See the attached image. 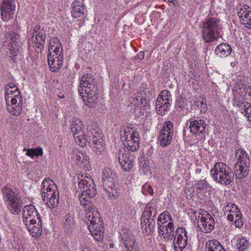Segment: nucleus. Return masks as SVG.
Returning a JSON list of instances; mask_svg holds the SVG:
<instances>
[{
	"label": "nucleus",
	"instance_id": "obj_37",
	"mask_svg": "<svg viewBox=\"0 0 251 251\" xmlns=\"http://www.w3.org/2000/svg\"><path fill=\"white\" fill-rule=\"evenodd\" d=\"M194 105L196 106L201 113H205L207 110L206 100L204 98H200L195 100Z\"/></svg>",
	"mask_w": 251,
	"mask_h": 251
},
{
	"label": "nucleus",
	"instance_id": "obj_16",
	"mask_svg": "<svg viewBox=\"0 0 251 251\" xmlns=\"http://www.w3.org/2000/svg\"><path fill=\"white\" fill-rule=\"evenodd\" d=\"M205 216L203 214L197 222L198 228L204 233H210L215 227V221L213 218L208 213L205 212Z\"/></svg>",
	"mask_w": 251,
	"mask_h": 251
},
{
	"label": "nucleus",
	"instance_id": "obj_61",
	"mask_svg": "<svg viewBox=\"0 0 251 251\" xmlns=\"http://www.w3.org/2000/svg\"><path fill=\"white\" fill-rule=\"evenodd\" d=\"M17 245L19 246V247H20V245H19V243L17 244Z\"/></svg>",
	"mask_w": 251,
	"mask_h": 251
},
{
	"label": "nucleus",
	"instance_id": "obj_26",
	"mask_svg": "<svg viewBox=\"0 0 251 251\" xmlns=\"http://www.w3.org/2000/svg\"><path fill=\"white\" fill-rule=\"evenodd\" d=\"M90 133V130L86 129L79 134L75 135V143L81 147H86L91 142Z\"/></svg>",
	"mask_w": 251,
	"mask_h": 251
},
{
	"label": "nucleus",
	"instance_id": "obj_57",
	"mask_svg": "<svg viewBox=\"0 0 251 251\" xmlns=\"http://www.w3.org/2000/svg\"><path fill=\"white\" fill-rule=\"evenodd\" d=\"M144 51H140L139 54H138V56L139 59H143L144 57Z\"/></svg>",
	"mask_w": 251,
	"mask_h": 251
},
{
	"label": "nucleus",
	"instance_id": "obj_11",
	"mask_svg": "<svg viewBox=\"0 0 251 251\" xmlns=\"http://www.w3.org/2000/svg\"><path fill=\"white\" fill-rule=\"evenodd\" d=\"M117 176L116 174L109 168H105L101 175L103 188L107 196L111 199H115L118 194L115 182Z\"/></svg>",
	"mask_w": 251,
	"mask_h": 251
},
{
	"label": "nucleus",
	"instance_id": "obj_21",
	"mask_svg": "<svg viewBox=\"0 0 251 251\" xmlns=\"http://www.w3.org/2000/svg\"><path fill=\"white\" fill-rule=\"evenodd\" d=\"M48 64L50 70L52 72H57L61 67L63 60V48H61L60 54L54 57L52 55H48Z\"/></svg>",
	"mask_w": 251,
	"mask_h": 251
},
{
	"label": "nucleus",
	"instance_id": "obj_50",
	"mask_svg": "<svg viewBox=\"0 0 251 251\" xmlns=\"http://www.w3.org/2000/svg\"><path fill=\"white\" fill-rule=\"evenodd\" d=\"M140 171L142 172V173L147 175L148 173L150 171V167L148 165L147 163L146 162H144L143 163L142 162H140Z\"/></svg>",
	"mask_w": 251,
	"mask_h": 251
},
{
	"label": "nucleus",
	"instance_id": "obj_60",
	"mask_svg": "<svg viewBox=\"0 0 251 251\" xmlns=\"http://www.w3.org/2000/svg\"><path fill=\"white\" fill-rule=\"evenodd\" d=\"M130 46H133V47H134V45H133V44H131V45H130Z\"/></svg>",
	"mask_w": 251,
	"mask_h": 251
},
{
	"label": "nucleus",
	"instance_id": "obj_22",
	"mask_svg": "<svg viewBox=\"0 0 251 251\" xmlns=\"http://www.w3.org/2000/svg\"><path fill=\"white\" fill-rule=\"evenodd\" d=\"M205 126L206 124L204 120L197 119L190 121L189 127L191 133L199 135L204 132Z\"/></svg>",
	"mask_w": 251,
	"mask_h": 251
},
{
	"label": "nucleus",
	"instance_id": "obj_17",
	"mask_svg": "<svg viewBox=\"0 0 251 251\" xmlns=\"http://www.w3.org/2000/svg\"><path fill=\"white\" fill-rule=\"evenodd\" d=\"M23 220L25 225L34 222L36 219L41 222V217L35 207L32 204L25 206L23 210Z\"/></svg>",
	"mask_w": 251,
	"mask_h": 251
},
{
	"label": "nucleus",
	"instance_id": "obj_34",
	"mask_svg": "<svg viewBox=\"0 0 251 251\" xmlns=\"http://www.w3.org/2000/svg\"><path fill=\"white\" fill-rule=\"evenodd\" d=\"M249 246V241L244 236H238L236 238V247L239 251H244Z\"/></svg>",
	"mask_w": 251,
	"mask_h": 251
},
{
	"label": "nucleus",
	"instance_id": "obj_33",
	"mask_svg": "<svg viewBox=\"0 0 251 251\" xmlns=\"http://www.w3.org/2000/svg\"><path fill=\"white\" fill-rule=\"evenodd\" d=\"M72 15L75 18L80 17L83 14V7L81 2L74 1L72 4Z\"/></svg>",
	"mask_w": 251,
	"mask_h": 251
},
{
	"label": "nucleus",
	"instance_id": "obj_59",
	"mask_svg": "<svg viewBox=\"0 0 251 251\" xmlns=\"http://www.w3.org/2000/svg\"><path fill=\"white\" fill-rule=\"evenodd\" d=\"M221 45H222V44H219V45H218L217 46V48L220 47V46H221Z\"/></svg>",
	"mask_w": 251,
	"mask_h": 251
},
{
	"label": "nucleus",
	"instance_id": "obj_49",
	"mask_svg": "<svg viewBox=\"0 0 251 251\" xmlns=\"http://www.w3.org/2000/svg\"><path fill=\"white\" fill-rule=\"evenodd\" d=\"M42 30V28H41V26L39 25H36L33 29V32L32 33V41L34 43H36V40H38V38L37 37V34H38V33L41 31Z\"/></svg>",
	"mask_w": 251,
	"mask_h": 251
},
{
	"label": "nucleus",
	"instance_id": "obj_40",
	"mask_svg": "<svg viewBox=\"0 0 251 251\" xmlns=\"http://www.w3.org/2000/svg\"><path fill=\"white\" fill-rule=\"evenodd\" d=\"M232 48H215V53L219 57H225L228 56L231 52Z\"/></svg>",
	"mask_w": 251,
	"mask_h": 251
},
{
	"label": "nucleus",
	"instance_id": "obj_29",
	"mask_svg": "<svg viewBox=\"0 0 251 251\" xmlns=\"http://www.w3.org/2000/svg\"><path fill=\"white\" fill-rule=\"evenodd\" d=\"M141 228L143 232L146 235L151 234L154 229L155 224V219H141Z\"/></svg>",
	"mask_w": 251,
	"mask_h": 251
},
{
	"label": "nucleus",
	"instance_id": "obj_8",
	"mask_svg": "<svg viewBox=\"0 0 251 251\" xmlns=\"http://www.w3.org/2000/svg\"><path fill=\"white\" fill-rule=\"evenodd\" d=\"M120 136L122 141L127 151H137L140 147L139 135L138 132L129 127L121 129Z\"/></svg>",
	"mask_w": 251,
	"mask_h": 251
},
{
	"label": "nucleus",
	"instance_id": "obj_14",
	"mask_svg": "<svg viewBox=\"0 0 251 251\" xmlns=\"http://www.w3.org/2000/svg\"><path fill=\"white\" fill-rule=\"evenodd\" d=\"M173 239V243L175 251H182L187 245L188 237L186 230L183 227H177Z\"/></svg>",
	"mask_w": 251,
	"mask_h": 251
},
{
	"label": "nucleus",
	"instance_id": "obj_54",
	"mask_svg": "<svg viewBox=\"0 0 251 251\" xmlns=\"http://www.w3.org/2000/svg\"><path fill=\"white\" fill-rule=\"evenodd\" d=\"M5 87H8V89H13L15 90V88H18L14 83H10L9 84L6 85Z\"/></svg>",
	"mask_w": 251,
	"mask_h": 251
},
{
	"label": "nucleus",
	"instance_id": "obj_32",
	"mask_svg": "<svg viewBox=\"0 0 251 251\" xmlns=\"http://www.w3.org/2000/svg\"><path fill=\"white\" fill-rule=\"evenodd\" d=\"M206 251H226L217 240H211L206 243Z\"/></svg>",
	"mask_w": 251,
	"mask_h": 251
},
{
	"label": "nucleus",
	"instance_id": "obj_18",
	"mask_svg": "<svg viewBox=\"0 0 251 251\" xmlns=\"http://www.w3.org/2000/svg\"><path fill=\"white\" fill-rule=\"evenodd\" d=\"M119 163L124 170L129 172L133 167V156L129 151L123 149L118 153Z\"/></svg>",
	"mask_w": 251,
	"mask_h": 251
},
{
	"label": "nucleus",
	"instance_id": "obj_30",
	"mask_svg": "<svg viewBox=\"0 0 251 251\" xmlns=\"http://www.w3.org/2000/svg\"><path fill=\"white\" fill-rule=\"evenodd\" d=\"M70 128L74 137H75V135H77L79 134V133H81L85 130L81 120L76 118L73 119Z\"/></svg>",
	"mask_w": 251,
	"mask_h": 251
},
{
	"label": "nucleus",
	"instance_id": "obj_51",
	"mask_svg": "<svg viewBox=\"0 0 251 251\" xmlns=\"http://www.w3.org/2000/svg\"><path fill=\"white\" fill-rule=\"evenodd\" d=\"M10 51V57L12 60L15 61L16 59L15 57L17 56L19 52L18 48H9Z\"/></svg>",
	"mask_w": 251,
	"mask_h": 251
},
{
	"label": "nucleus",
	"instance_id": "obj_27",
	"mask_svg": "<svg viewBox=\"0 0 251 251\" xmlns=\"http://www.w3.org/2000/svg\"><path fill=\"white\" fill-rule=\"evenodd\" d=\"M26 228L28 230L30 234L33 237H40L42 232V222L38 221L37 223L36 220L34 222L28 223V225H25Z\"/></svg>",
	"mask_w": 251,
	"mask_h": 251
},
{
	"label": "nucleus",
	"instance_id": "obj_55",
	"mask_svg": "<svg viewBox=\"0 0 251 251\" xmlns=\"http://www.w3.org/2000/svg\"><path fill=\"white\" fill-rule=\"evenodd\" d=\"M166 1L173 3L175 6H177L178 5L177 0H167Z\"/></svg>",
	"mask_w": 251,
	"mask_h": 251
},
{
	"label": "nucleus",
	"instance_id": "obj_24",
	"mask_svg": "<svg viewBox=\"0 0 251 251\" xmlns=\"http://www.w3.org/2000/svg\"><path fill=\"white\" fill-rule=\"evenodd\" d=\"M2 46L3 47H14L20 46L19 35L14 32H8L6 37L2 39Z\"/></svg>",
	"mask_w": 251,
	"mask_h": 251
},
{
	"label": "nucleus",
	"instance_id": "obj_48",
	"mask_svg": "<svg viewBox=\"0 0 251 251\" xmlns=\"http://www.w3.org/2000/svg\"><path fill=\"white\" fill-rule=\"evenodd\" d=\"M61 46V43L57 37H53L50 39L49 47H60Z\"/></svg>",
	"mask_w": 251,
	"mask_h": 251
},
{
	"label": "nucleus",
	"instance_id": "obj_47",
	"mask_svg": "<svg viewBox=\"0 0 251 251\" xmlns=\"http://www.w3.org/2000/svg\"><path fill=\"white\" fill-rule=\"evenodd\" d=\"M86 153L85 152L77 151L75 153L73 157L77 163H80L83 158L86 157Z\"/></svg>",
	"mask_w": 251,
	"mask_h": 251
},
{
	"label": "nucleus",
	"instance_id": "obj_4",
	"mask_svg": "<svg viewBox=\"0 0 251 251\" xmlns=\"http://www.w3.org/2000/svg\"><path fill=\"white\" fill-rule=\"evenodd\" d=\"M210 173L212 178L215 181L224 185L230 184L233 181L235 174L230 167L221 162L215 164Z\"/></svg>",
	"mask_w": 251,
	"mask_h": 251
},
{
	"label": "nucleus",
	"instance_id": "obj_44",
	"mask_svg": "<svg viewBox=\"0 0 251 251\" xmlns=\"http://www.w3.org/2000/svg\"><path fill=\"white\" fill-rule=\"evenodd\" d=\"M187 105V100L186 99L178 97L176 101V106L181 109H183Z\"/></svg>",
	"mask_w": 251,
	"mask_h": 251
},
{
	"label": "nucleus",
	"instance_id": "obj_13",
	"mask_svg": "<svg viewBox=\"0 0 251 251\" xmlns=\"http://www.w3.org/2000/svg\"><path fill=\"white\" fill-rule=\"evenodd\" d=\"M174 133V126L170 121H166L160 130L158 137L160 144L162 147H165L170 144L172 140Z\"/></svg>",
	"mask_w": 251,
	"mask_h": 251
},
{
	"label": "nucleus",
	"instance_id": "obj_62",
	"mask_svg": "<svg viewBox=\"0 0 251 251\" xmlns=\"http://www.w3.org/2000/svg\"><path fill=\"white\" fill-rule=\"evenodd\" d=\"M164 0V1H167V0Z\"/></svg>",
	"mask_w": 251,
	"mask_h": 251
},
{
	"label": "nucleus",
	"instance_id": "obj_58",
	"mask_svg": "<svg viewBox=\"0 0 251 251\" xmlns=\"http://www.w3.org/2000/svg\"><path fill=\"white\" fill-rule=\"evenodd\" d=\"M230 65H231V66L232 67H234V66H235V63H234V62H231V63H230Z\"/></svg>",
	"mask_w": 251,
	"mask_h": 251
},
{
	"label": "nucleus",
	"instance_id": "obj_53",
	"mask_svg": "<svg viewBox=\"0 0 251 251\" xmlns=\"http://www.w3.org/2000/svg\"><path fill=\"white\" fill-rule=\"evenodd\" d=\"M61 48H49V50H52V53H50L48 55H52L54 57L58 56L60 54Z\"/></svg>",
	"mask_w": 251,
	"mask_h": 251
},
{
	"label": "nucleus",
	"instance_id": "obj_42",
	"mask_svg": "<svg viewBox=\"0 0 251 251\" xmlns=\"http://www.w3.org/2000/svg\"><path fill=\"white\" fill-rule=\"evenodd\" d=\"M93 151L97 154L100 155L104 152V147L102 143H98L97 144L92 145Z\"/></svg>",
	"mask_w": 251,
	"mask_h": 251
},
{
	"label": "nucleus",
	"instance_id": "obj_43",
	"mask_svg": "<svg viewBox=\"0 0 251 251\" xmlns=\"http://www.w3.org/2000/svg\"><path fill=\"white\" fill-rule=\"evenodd\" d=\"M77 164L80 167L86 170H89L91 167L89 159L87 154L86 155V157L83 158V160L81 161L80 163H77Z\"/></svg>",
	"mask_w": 251,
	"mask_h": 251
},
{
	"label": "nucleus",
	"instance_id": "obj_31",
	"mask_svg": "<svg viewBox=\"0 0 251 251\" xmlns=\"http://www.w3.org/2000/svg\"><path fill=\"white\" fill-rule=\"evenodd\" d=\"M156 215V210L154 205H153L151 202H149L147 205L141 218L145 219H151L153 218L155 219L154 218Z\"/></svg>",
	"mask_w": 251,
	"mask_h": 251
},
{
	"label": "nucleus",
	"instance_id": "obj_9",
	"mask_svg": "<svg viewBox=\"0 0 251 251\" xmlns=\"http://www.w3.org/2000/svg\"><path fill=\"white\" fill-rule=\"evenodd\" d=\"M235 155L237 159L234 167L236 175L239 178L246 177L250 172V156L243 149H239L236 150Z\"/></svg>",
	"mask_w": 251,
	"mask_h": 251
},
{
	"label": "nucleus",
	"instance_id": "obj_45",
	"mask_svg": "<svg viewBox=\"0 0 251 251\" xmlns=\"http://www.w3.org/2000/svg\"><path fill=\"white\" fill-rule=\"evenodd\" d=\"M142 192L145 195H147L148 194L152 195L153 193V189L151 185L148 183H145L143 185L142 189Z\"/></svg>",
	"mask_w": 251,
	"mask_h": 251
},
{
	"label": "nucleus",
	"instance_id": "obj_28",
	"mask_svg": "<svg viewBox=\"0 0 251 251\" xmlns=\"http://www.w3.org/2000/svg\"><path fill=\"white\" fill-rule=\"evenodd\" d=\"M195 187L199 195L205 196H207V194L209 195L211 189L210 184L205 179L198 181L195 183Z\"/></svg>",
	"mask_w": 251,
	"mask_h": 251
},
{
	"label": "nucleus",
	"instance_id": "obj_20",
	"mask_svg": "<svg viewBox=\"0 0 251 251\" xmlns=\"http://www.w3.org/2000/svg\"><path fill=\"white\" fill-rule=\"evenodd\" d=\"M121 241L126 251H138V244L134 236L130 233L124 232L121 234Z\"/></svg>",
	"mask_w": 251,
	"mask_h": 251
},
{
	"label": "nucleus",
	"instance_id": "obj_1",
	"mask_svg": "<svg viewBox=\"0 0 251 251\" xmlns=\"http://www.w3.org/2000/svg\"><path fill=\"white\" fill-rule=\"evenodd\" d=\"M78 185L81 194L79 199L81 205L84 206L85 221L91 235L97 241H100L103 238V226L102 220L97 208L90 202L88 199L94 197L97 194L96 186L92 178L88 174L82 175Z\"/></svg>",
	"mask_w": 251,
	"mask_h": 251
},
{
	"label": "nucleus",
	"instance_id": "obj_46",
	"mask_svg": "<svg viewBox=\"0 0 251 251\" xmlns=\"http://www.w3.org/2000/svg\"><path fill=\"white\" fill-rule=\"evenodd\" d=\"M237 206L234 203L228 202L223 208L225 215L231 212V210H237Z\"/></svg>",
	"mask_w": 251,
	"mask_h": 251
},
{
	"label": "nucleus",
	"instance_id": "obj_2",
	"mask_svg": "<svg viewBox=\"0 0 251 251\" xmlns=\"http://www.w3.org/2000/svg\"><path fill=\"white\" fill-rule=\"evenodd\" d=\"M78 92L86 105L93 107L97 102L98 88L92 74H86L81 78Z\"/></svg>",
	"mask_w": 251,
	"mask_h": 251
},
{
	"label": "nucleus",
	"instance_id": "obj_56",
	"mask_svg": "<svg viewBox=\"0 0 251 251\" xmlns=\"http://www.w3.org/2000/svg\"><path fill=\"white\" fill-rule=\"evenodd\" d=\"M81 251H91L90 248L87 246H82L80 248Z\"/></svg>",
	"mask_w": 251,
	"mask_h": 251
},
{
	"label": "nucleus",
	"instance_id": "obj_15",
	"mask_svg": "<svg viewBox=\"0 0 251 251\" xmlns=\"http://www.w3.org/2000/svg\"><path fill=\"white\" fill-rule=\"evenodd\" d=\"M15 9V0H2L0 7L2 19L8 21L13 18Z\"/></svg>",
	"mask_w": 251,
	"mask_h": 251
},
{
	"label": "nucleus",
	"instance_id": "obj_6",
	"mask_svg": "<svg viewBox=\"0 0 251 251\" xmlns=\"http://www.w3.org/2000/svg\"><path fill=\"white\" fill-rule=\"evenodd\" d=\"M5 98L6 109L9 112L15 116L19 115L22 110L23 98L18 88H5Z\"/></svg>",
	"mask_w": 251,
	"mask_h": 251
},
{
	"label": "nucleus",
	"instance_id": "obj_52",
	"mask_svg": "<svg viewBox=\"0 0 251 251\" xmlns=\"http://www.w3.org/2000/svg\"><path fill=\"white\" fill-rule=\"evenodd\" d=\"M234 224L236 227L241 228L244 225V221L242 219V216H240L239 217L235 219Z\"/></svg>",
	"mask_w": 251,
	"mask_h": 251
},
{
	"label": "nucleus",
	"instance_id": "obj_23",
	"mask_svg": "<svg viewBox=\"0 0 251 251\" xmlns=\"http://www.w3.org/2000/svg\"><path fill=\"white\" fill-rule=\"evenodd\" d=\"M150 100L149 96L146 94V89L143 88L134 98L133 102L136 106L143 107L146 109V107L149 106Z\"/></svg>",
	"mask_w": 251,
	"mask_h": 251
},
{
	"label": "nucleus",
	"instance_id": "obj_12",
	"mask_svg": "<svg viewBox=\"0 0 251 251\" xmlns=\"http://www.w3.org/2000/svg\"><path fill=\"white\" fill-rule=\"evenodd\" d=\"M172 103V97L171 93L163 90L159 93L155 103V109L159 115L164 116L170 110Z\"/></svg>",
	"mask_w": 251,
	"mask_h": 251
},
{
	"label": "nucleus",
	"instance_id": "obj_19",
	"mask_svg": "<svg viewBox=\"0 0 251 251\" xmlns=\"http://www.w3.org/2000/svg\"><path fill=\"white\" fill-rule=\"evenodd\" d=\"M236 10L241 24L244 27L251 29V8L248 5L244 4L237 7Z\"/></svg>",
	"mask_w": 251,
	"mask_h": 251
},
{
	"label": "nucleus",
	"instance_id": "obj_39",
	"mask_svg": "<svg viewBox=\"0 0 251 251\" xmlns=\"http://www.w3.org/2000/svg\"><path fill=\"white\" fill-rule=\"evenodd\" d=\"M43 153V149L41 148H39L28 149L25 154L30 157L31 158H34V157L42 156Z\"/></svg>",
	"mask_w": 251,
	"mask_h": 251
},
{
	"label": "nucleus",
	"instance_id": "obj_36",
	"mask_svg": "<svg viewBox=\"0 0 251 251\" xmlns=\"http://www.w3.org/2000/svg\"><path fill=\"white\" fill-rule=\"evenodd\" d=\"M91 142L88 144L90 146L97 144L98 143H102L100 132L96 131L95 129L90 130Z\"/></svg>",
	"mask_w": 251,
	"mask_h": 251
},
{
	"label": "nucleus",
	"instance_id": "obj_5",
	"mask_svg": "<svg viewBox=\"0 0 251 251\" xmlns=\"http://www.w3.org/2000/svg\"><path fill=\"white\" fill-rule=\"evenodd\" d=\"M41 197L50 208H54L59 203V192L52 180L45 178L42 183Z\"/></svg>",
	"mask_w": 251,
	"mask_h": 251
},
{
	"label": "nucleus",
	"instance_id": "obj_41",
	"mask_svg": "<svg viewBox=\"0 0 251 251\" xmlns=\"http://www.w3.org/2000/svg\"><path fill=\"white\" fill-rule=\"evenodd\" d=\"M240 216H242V214L238 207H237V210H231V212L227 214V219L230 222H233L234 219Z\"/></svg>",
	"mask_w": 251,
	"mask_h": 251
},
{
	"label": "nucleus",
	"instance_id": "obj_7",
	"mask_svg": "<svg viewBox=\"0 0 251 251\" xmlns=\"http://www.w3.org/2000/svg\"><path fill=\"white\" fill-rule=\"evenodd\" d=\"M221 28L220 21L215 18L207 17L202 24V37L205 43L214 42L219 35Z\"/></svg>",
	"mask_w": 251,
	"mask_h": 251
},
{
	"label": "nucleus",
	"instance_id": "obj_38",
	"mask_svg": "<svg viewBox=\"0 0 251 251\" xmlns=\"http://www.w3.org/2000/svg\"><path fill=\"white\" fill-rule=\"evenodd\" d=\"M37 35L38 39L36 40L35 45H33V47H39L40 46L43 47L45 45L46 39L45 32L43 28H42V30Z\"/></svg>",
	"mask_w": 251,
	"mask_h": 251
},
{
	"label": "nucleus",
	"instance_id": "obj_35",
	"mask_svg": "<svg viewBox=\"0 0 251 251\" xmlns=\"http://www.w3.org/2000/svg\"><path fill=\"white\" fill-rule=\"evenodd\" d=\"M240 111L251 123V103L247 102L241 103L239 106Z\"/></svg>",
	"mask_w": 251,
	"mask_h": 251
},
{
	"label": "nucleus",
	"instance_id": "obj_25",
	"mask_svg": "<svg viewBox=\"0 0 251 251\" xmlns=\"http://www.w3.org/2000/svg\"><path fill=\"white\" fill-rule=\"evenodd\" d=\"M75 220L74 216L71 213L66 214L62 219V225L64 231L69 233L75 227Z\"/></svg>",
	"mask_w": 251,
	"mask_h": 251
},
{
	"label": "nucleus",
	"instance_id": "obj_10",
	"mask_svg": "<svg viewBox=\"0 0 251 251\" xmlns=\"http://www.w3.org/2000/svg\"><path fill=\"white\" fill-rule=\"evenodd\" d=\"M3 199L7 208L13 214L20 212L23 205V201L18 193H15L11 188L5 186L2 190Z\"/></svg>",
	"mask_w": 251,
	"mask_h": 251
},
{
	"label": "nucleus",
	"instance_id": "obj_3",
	"mask_svg": "<svg viewBox=\"0 0 251 251\" xmlns=\"http://www.w3.org/2000/svg\"><path fill=\"white\" fill-rule=\"evenodd\" d=\"M157 230L162 240L168 242L173 239L175 227L172 217L168 211H163L159 215L157 218Z\"/></svg>",
	"mask_w": 251,
	"mask_h": 251
}]
</instances>
